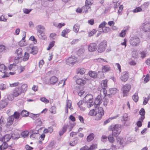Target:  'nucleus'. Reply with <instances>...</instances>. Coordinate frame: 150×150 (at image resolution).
<instances>
[{"mask_svg":"<svg viewBox=\"0 0 150 150\" xmlns=\"http://www.w3.org/2000/svg\"><path fill=\"white\" fill-rule=\"evenodd\" d=\"M37 35L38 38L42 40H45L47 38L44 33L45 30L44 27L41 25H38L36 27Z\"/></svg>","mask_w":150,"mask_h":150,"instance_id":"nucleus-1","label":"nucleus"},{"mask_svg":"<svg viewBox=\"0 0 150 150\" xmlns=\"http://www.w3.org/2000/svg\"><path fill=\"white\" fill-rule=\"evenodd\" d=\"M109 130L112 132V136L115 137H117L121 132V128L117 125H115L114 126H111L109 128Z\"/></svg>","mask_w":150,"mask_h":150,"instance_id":"nucleus-2","label":"nucleus"},{"mask_svg":"<svg viewBox=\"0 0 150 150\" xmlns=\"http://www.w3.org/2000/svg\"><path fill=\"white\" fill-rule=\"evenodd\" d=\"M27 85L26 84H23L21 87L16 88L13 91V94H21L24 93L27 89Z\"/></svg>","mask_w":150,"mask_h":150,"instance_id":"nucleus-3","label":"nucleus"},{"mask_svg":"<svg viewBox=\"0 0 150 150\" xmlns=\"http://www.w3.org/2000/svg\"><path fill=\"white\" fill-rule=\"evenodd\" d=\"M140 30L145 32H149L150 31V22L145 21L142 23L140 27Z\"/></svg>","mask_w":150,"mask_h":150,"instance_id":"nucleus-4","label":"nucleus"},{"mask_svg":"<svg viewBox=\"0 0 150 150\" xmlns=\"http://www.w3.org/2000/svg\"><path fill=\"white\" fill-rule=\"evenodd\" d=\"M104 115V111L102 107H99L98 108V111L95 115V118L96 120H100Z\"/></svg>","mask_w":150,"mask_h":150,"instance_id":"nucleus-5","label":"nucleus"},{"mask_svg":"<svg viewBox=\"0 0 150 150\" xmlns=\"http://www.w3.org/2000/svg\"><path fill=\"white\" fill-rule=\"evenodd\" d=\"M140 42V41L137 36H134L131 38L129 40L130 44L133 46H138Z\"/></svg>","mask_w":150,"mask_h":150,"instance_id":"nucleus-6","label":"nucleus"},{"mask_svg":"<svg viewBox=\"0 0 150 150\" xmlns=\"http://www.w3.org/2000/svg\"><path fill=\"white\" fill-rule=\"evenodd\" d=\"M83 100L85 101V102L88 103L89 107L92 105L93 97L92 94H86L83 98Z\"/></svg>","mask_w":150,"mask_h":150,"instance_id":"nucleus-7","label":"nucleus"},{"mask_svg":"<svg viewBox=\"0 0 150 150\" xmlns=\"http://www.w3.org/2000/svg\"><path fill=\"white\" fill-rule=\"evenodd\" d=\"M74 125H73L69 126L67 124L64 125L61 130L59 132V135H62L64 133L66 132L67 128L68 129L69 132L71 131Z\"/></svg>","mask_w":150,"mask_h":150,"instance_id":"nucleus-8","label":"nucleus"},{"mask_svg":"<svg viewBox=\"0 0 150 150\" xmlns=\"http://www.w3.org/2000/svg\"><path fill=\"white\" fill-rule=\"evenodd\" d=\"M78 61V59L74 56H71L66 60V64L69 65L74 64Z\"/></svg>","mask_w":150,"mask_h":150,"instance_id":"nucleus-9","label":"nucleus"},{"mask_svg":"<svg viewBox=\"0 0 150 150\" xmlns=\"http://www.w3.org/2000/svg\"><path fill=\"white\" fill-rule=\"evenodd\" d=\"M78 105L80 110L81 111L84 110L87 107H89L88 103L82 100L80 101L78 103Z\"/></svg>","mask_w":150,"mask_h":150,"instance_id":"nucleus-10","label":"nucleus"},{"mask_svg":"<svg viewBox=\"0 0 150 150\" xmlns=\"http://www.w3.org/2000/svg\"><path fill=\"white\" fill-rule=\"evenodd\" d=\"M106 46L107 43L105 41L102 42L99 45L98 50V52L101 53L103 52L105 50Z\"/></svg>","mask_w":150,"mask_h":150,"instance_id":"nucleus-11","label":"nucleus"},{"mask_svg":"<svg viewBox=\"0 0 150 150\" xmlns=\"http://www.w3.org/2000/svg\"><path fill=\"white\" fill-rule=\"evenodd\" d=\"M129 78V74L127 71H125L122 72L121 74L120 79L121 81L123 82L127 81Z\"/></svg>","mask_w":150,"mask_h":150,"instance_id":"nucleus-12","label":"nucleus"},{"mask_svg":"<svg viewBox=\"0 0 150 150\" xmlns=\"http://www.w3.org/2000/svg\"><path fill=\"white\" fill-rule=\"evenodd\" d=\"M97 48V45L94 43H90L88 47V50L90 52H93L95 51Z\"/></svg>","mask_w":150,"mask_h":150,"instance_id":"nucleus-13","label":"nucleus"},{"mask_svg":"<svg viewBox=\"0 0 150 150\" xmlns=\"http://www.w3.org/2000/svg\"><path fill=\"white\" fill-rule=\"evenodd\" d=\"M100 95H98L95 99L94 102L95 107L96 108L97 105H100L102 102V98Z\"/></svg>","mask_w":150,"mask_h":150,"instance_id":"nucleus-14","label":"nucleus"},{"mask_svg":"<svg viewBox=\"0 0 150 150\" xmlns=\"http://www.w3.org/2000/svg\"><path fill=\"white\" fill-rule=\"evenodd\" d=\"M131 88L130 85L126 84L122 88L123 93L125 94L128 93L129 91Z\"/></svg>","mask_w":150,"mask_h":150,"instance_id":"nucleus-15","label":"nucleus"},{"mask_svg":"<svg viewBox=\"0 0 150 150\" xmlns=\"http://www.w3.org/2000/svg\"><path fill=\"white\" fill-rule=\"evenodd\" d=\"M8 102L6 99L2 100L0 103V109H3L8 105Z\"/></svg>","mask_w":150,"mask_h":150,"instance_id":"nucleus-16","label":"nucleus"},{"mask_svg":"<svg viewBox=\"0 0 150 150\" xmlns=\"http://www.w3.org/2000/svg\"><path fill=\"white\" fill-rule=\"evenodd\" d=\"M116 139L117 144L122 146L125 141L123 138L121 137H119L117 138Z\"/></svg>","mask_w":150,"mask_h":150,"instance_id":"nucleus-17","label":"nucleus"},{"mask_svg":"<svg viewBox=\"0 0 150 150\" xmlns=\"http://www.w3.org/2000/svg\"><path fill=\"white\" fill-rule=\"evenodd\" d=\"M76 83L79 85L83 86L86 83V82L85 80L82 79H78L76 80Z\"/></svg>","mask_w":150,"mask_h":150,"instance_id":"nucleus-18","label":"nucleus"},{"mask_svg":"<svg viewBox=\"0 0 150 150\" xmlns=\"http://www.w3.org/2000/svg\"><path fill=\"white\" fill-rule=\"evenodd\" d=\"M11 137V136L9 134H6L2 138L1 141L7 142L10 140Z\"/></svg>","mask_w":150,"mask_h":150,"instance_id":"nucleus-19","label":"nucleus"},{"mask_svg":"<svg viewBox=\"0 0 150 150\" xmlns=\"http://www.w3.org/2000/svg\"><path fill=\"white\" fill-rule=\"evenodd\" d=\"M58 81L57 78L55 76H53L49 79L48 83L50 84H54Z\"/></svg>","mask_w":150,"mask_h":150,"instance_id":"nucleus-20","label":"nucleus"},{"mask_svg":"<svg viewBox=\"0 0 150 150\" xmlns=\"http://www.w3.org/2000/svg\"><path fill=\"white\" fill-rule=\"evenodd\" d=\"M24 36L23 37L21 40L20 41L19 43V45L21 47H24L26 46L27 45L26 42L25 40V32H24Z\"/></svg>","mask_w":150,"mask_h":150,"instance_id":"nucleus-21","label":"nucleus"},{"mask_svg":"<svg viewBox=\"0 0 150 150\" xmlns=\"http://www.w3.org/2000/svg\"><path fill=\"white\" fill-rule=\"evenodd\" d=\"M29 51L30 54L35 55L37 53L38 49L36 47H33L29 50Z\"/></svg>","mask_w":150,"mask_h":150,"instance_id":"nucleus-22","label":"nucleus"},{"mask_svg":"<svg viewBox=\"0 0 150 150\" xmlns=\"http://www.w3.org/2000/svg\"><path fill=\"white\" fill-rule=\"evenodd\" d=\"M14 120V118L12 116L9 117L7 120L6 126H10L13 123Z\"/></svg>","mask_w":150,"mask_h":150,"instance_id":"nucleus-23","label":"nucleus"},{"mask_svg":"<svg viewBox=\"0 0 150 150\" xmlns=\"http://www.w3.org/2000/svg\"><path fill=\"white\" fill-rule=\"evenodd\" d=\"M74 93V94H83L85 93L83 90L80 89L79 87H77L75 89Z\"/></svg>","mask_w":150,"mask_h":150,"instance_id":"nucleus-24","label":"nucleus"},{"mask_svg":"<svg viewBox=\"0 0 150 150\" xmlns=\"http://www.w3.org/2000/svg\"><path fill=\"white\" fill-rule=\"evenodd\" d=\"M149 2H144L143 4L141 6V7L142 9V11H144L148 8L149 6Z\"/></svg>","mask_w":150,"mask_h":150,"instance_id":"nucleus-25","label":"nucleus"},{"mask_svg":"<svg viewBox=\"0 0 150 150\" xmlns=\"http://www.w3.org/2000/svg\"><path fill=\"white\" fill-rule=\"evenodd\" d=\"M85 69L83 68H79L76 70V72L77 74H80L81 75L84 74L85 73Z\"/></svg>","mask_w":150,"mask_h":150,"instance_id":"nucleus-26","label":"nucleus"},{"mask_svg":"<svg viewBox=\"0 0 150 150\" xmlns=\"http://www.w3.org/2000/svg\"><path fill=\"white\" fill-rule=\"evenodd\" d=\"M82 10L83 12L87 13L89 11H91V8L90 6L85 5L82 7Z\"/></svg>","mask_w":150,"mask_h":150,"instance_id":"nucleus-27","label":"nucleus"},{"mask_svg":"<svg viewBox=\"0 0 150 150\" xmlns=\"http://www.w3.org/2000/svg\"><path fill=\"white\" fill-rule=\"evenodd\" d=\"M11 137L14 139H17L20 137V134L17 132H15L11 135Z\"/></svg>","mask_w":150,"mask_h":150,"instance_id":"nucleus-28","label":"nucleus"},{"mask_svg":"<svg viewBox=\"0 0 150 150\" xmlns=\"http://www.w3.org/2000/svg\"><path fill=\"white\" fill-rule=\"evenodd\" d=\"M98 93L100 94H107V93L105 88L102 87L98 88Z\"/></svg>","mask_w":150,"mask_h":150,"instance_id":"nucleus-29","label":"nucleus"},{"mask_svg":"<svg viewBox=\"0 0 150 150\" xmlns=\"http://www.w3.org/2000/svg\"><path fill=\"white\" fill-rule=\"evenodd\" d=\"M6 69L7 68L4 64H0V72L5 73L6 72Z\"/></svg>","mask_w":150,"mask_h":150,"instance_id":"nucleus-30","label":"nucleus"},{"mask_svg":"<svg viewBox=\"0 0 150 150\" xmlns=\"http://www.w3.org/2000/svg\"><path fill=\"white\" fill-rule=\"evenodd\" d=\"M70 31V30L68 29H65L63 30L62 32L61 35L63 37L67 38V37L65 36V35L69 33Z\"/></svg>","mask_w":150,"mask_h":150,"instance_id":"nucleus-31","label":"nucleus"},{"mask_svg":"<svg viewBox=\"0 0 150 150\" xmlns=\"http://www.w3.org/2000/svg\"><path fill=\"white\" fill-rule=\"evenodd\" d=\"M102 71L103 72H108L110 69V67L108 65L103 66L102 68Z\"/></svg>","mask_w":150,"mask_h":150,"instance_id":"nucleus-32","label":"nucleus"},{"mask_svg":"<svg viewBox=\"0 0 150 150\" xmlns=\"http://www.w3.org/2000/svg\"><path fill=\"white\" fill-rule=\"evenodd\" d=\"M80 25L78 24H75L73 28V30L75 33H77L79 31Z\"/></svg>","mask_w":150,"mask_h":150,"instance_id":"nucleus-33","label":"nucleus"},{"mask_svg":"<svg viewBox=\"0 0 150 150\" xmlns=\"http://www.w3.org/2000/svg\"><path fill=\"white\" fill-rule=\"evenodd\" d=\"M16 68L17 67L14 64H10L8 67V69L10 71H15L16 70Z\"/></svg>","mask_w":150,"mask_h":150,"instance_id":"nucleus-34","label":"nucleus"},{"mask_svg":"<svg viewBox=\"0 0 150 150\" xmlns=\"http://www.w3.org/2000/svg\"><path fill=\"white\" fill-rule=\"evenodd\" d=\"M109 91L110 94H115L118 93L119 92L118 90L116 88H110L109 90Z\"/></svg>","mask_w":150,"mask_h":150,"instance_id":"nucleus-35","label":"nucleus"},{"mask_svg":"<svg viewBox=\"0 0 150 150\" xmlns=\"http://www.w3.org/2000/svg\"><path fill=\"white\" fill-rule=\"evenodd\" d=\"M108 80L105 79L102 81L101 83V87L106 88L107 87Z\"/></svg>","mask_w":150,"mask_h":150,"instance_id":"nucleus-36","label":"nucleus"},{"mask_svg":"<svg viewBox=\"0 0 150 150\" xmlns=\"http://www.w3.org/2000/svg\"><path fill=\"white\" fill-rule=\"evenodd\" d=\"M29 57V53L25 52V53L23 59H22V60L24 62L28 60Z\"/></svg>","mask_w":150,"mask_h":150,"instance_id":"nucleus-37","label":"nucleus"},{"mask_svg":"<svg viewBox=\"0 0 150 150\" xmlns=\"http://www.w3.org/2000/svg\"><path fill=\"white\" fill-rule=\"evenodd\" d=\"M94 137V134L93 133H91L87 137V140L88 142H90L93 140Z\"/></svg>","mask_w":150,"mask_h":150,"instance_id":"nucleus-38","label":"nucleus"},{"mask_svg":"<svg viewBox=\"0 0 150 150\" xmlns=\"http://www.w3.org/2000/svg\"><path fill=\"white\" fill-rule=\"evenodd\" d=\"M110 30V28H109L105 27L103 29H101L100 30V32L106 33L109 32Z\"/></svg>","mask_w":150,"mask_h":150,"instance_id":"nucleus-39","label":"nucleus"},{"mask_svg":"<svg viewBox=\"0 0 150 150\" xmlns=\"http://www.w3.org/2000/svg\"><path fill=\"white\" fill-rule=\"evenodd\" d=\"M89 147V150H95L98 147L97 144H93Z\"/></svg>","mask_w":150,"mask_h":150,"instance_id":"nucleus-40","label":"nucleus"},{"mask_svg":"<svg viewBox=\"0 0 150 150\" xmlns=\"http://www.w3.org/2000/svg\"><path fill=\"white\" fill-rule=\"evenodd\" d=\"M21 114L23 117H27L29 115V112L26 110H23L21 112Z\"/></svg>","mask_w":150,"mask_h":150,"instance_id":"nucleus-41","label":"nucleus"},{"mask_svg":"<svg viewBox=\"0 0 150 150\" xmlns=\"http://www.w3.org/2000/svg\"><path fill=\"white\" fill-rule=\"evenodd\" d=\"M35 125L37 126H41L42 124V122L40 118H38L35 121Z\"/></svg>","mask_w":150,"mask_h":150,"instance_id":"nucleus-42","label":"nucleus"},{"mask_svg":"<svg viewBox=\"0 0 150 150\" xmlns=\"http://www.w3.org/2000/svg\"><path fill=\"white\" fill-rule=\"evenodd\" d=\"M71 104L72 103L71 101L69 100H68L67 102L66 107L69 108L70 110L72 109L73 108H71Z\"/></svg>","mask_w":150,"mask_h":150,"instance_id":"nucleus-43","label":"nucleus"},{"mask_svg":"<svg viewBox=\"0 0 150 150\" xmlns=\"http://www.w3.org/2000/svg\"><path fill=\"white\" fill-rule=\"evenodd\" d=\"M89 74L90 77L93 78H96L97 76L96 73L94 71H89Z\"/></svg>","mask_w":150,"mask_h":150,"instance_id":"nucleus-44","label":"nucleus"},{"mask_svg":"<svg viewBox=\"0 0 150 150\" xmlns=\"http://www.w3.org/2000/svg\"><path fill=\"white\" fill-rule=\"evenodd\" d=\"M14 60L15 62L18 63L22 61V58L21 56L16 57L14 58Z\"/></svg>","mask_w":150,"mask_h":150,"instance_id":"nucleus-45","label":"nucleus"},{"mask_svg":"<svg viewBox=\"0 0 150 150\" xmlns=\"http://www.w3.org/2000/svg\"><path fill=\"white\" fill-rule=\"evenodd\" d=\"M107 24V23L105 21H103L99 25V28L98 30L100 32V30L101 29H103L105 27V25Z\"/></svg>","mask_w":150,"mask_h":150,"instance_id":"nucleus-46","label":"nucleus"},{"mask_svg":"<svg viewBox=\"0 0 150 150\" xmlns=\"http://www.w3.org/2000/svg\"><path fill=\"white\" fill-rule=\"evenodd\" d=\"M109 141L111 143H113L115 142V139L111 135H109L108 137Z\"/></svg>","mask_w":150,"mask_h":150,"instance_id":"nucleus-47","label":"nucleus"},{"mask_svg":"<svg viewBox=\"0 0 150 150\" xmlns=\"http://www.w3.org/2000/svg\"><path fill=\"white\" fill-rule=\"evenodd\" d=\"M142 11V9L141 6L137 7L132 11L134 13L140 12Z\"/></svg>","mask_w":150,"mask_h":150,"instance_id":"nucleus-48","label":"nucleus"},{"mask_svg":"<svg viewBox=\"0 0 150 150\" xmlns=\"http://www.w3.org/2000/svg\"><path fill=\"white\" fill-rule=\"evenodd\" d=\"M96 112L94 109L91 110L89 112L88 115L90 116H95Z\"/></svg>","mask_w":150,"mask_h":150,"instance_id":"nucleus-49","label":"nucleus"},{"mask_svg":"<svg viewBox=\"0 0 150 150\" xmlns=\"http://www.w3.org/2000/svg\"><path fill=\"white\" fill-rule=\"evenodd\" d=\"M54 41H52V42H50L47 48V50H50L52 47L54 46Z\"/></svg>","mask_w":150,"mask_h":150,"instance_id":"nucleus-50","label":"nucleus"},{"mask_svg":"<svg viewBox=\"0 0 150 150\" xmlns=\"http://www.w3.org/2000/svg\"><path fill=\"white\" fill-rule=\"evenodd\" d=\"M93 0H86L85 5L89 6L93 4Z\"/></svg>","mask_w":150,"mask_h":150,"instance_id":"nucleus-51","label":"nucleus"},{"mask_svg":"<svg viewBox=\"0 0 150 150\" xmlns=\"http://www.w3.org/2000/svg\"><path fill=\"white\" fill-rule=\"evenodd\" d=\"M16 53L18 55L21 56L22 53V50L21 48H19L16 50Z\"/></svg>","mask_w":150,"mask_h":150,"instance_id":"nucleus-52","label":"nucleus"},{"mask_svg":"<svg viewBox=\"0 0 150 150\" xmlns=\"http://www.w3.org/2000/svg\"><path fill=\"white\" fill-rule=\"evenodd\" d=\"M29 132L27 131H25L22 132L21 133V135L22 137H25L28 136Z\"/></svg>","mask_w":150,"mask_h":150,"instance_id":"nucleus-53","label":"nucleus"},{"mask_svg":"<svg viewBox=\"0 0 150 150\" xmlns=\"http://www.w3.org/2000/svg\"><path fill=\"white\" fill-rule=\"evenodd\" d=\"M25 69V66H21L19 67L18 69V71L19 73L23 72Z\"/></svg>","mask_w":150,"mask_h":150,"instance_id":"nucleus-54","label":"nucleus"},{"mask_svg":"<svg viewBox=\"0 0 150 150\" xmlns=\"http://www.w3.org/2000/svg\"><path fill=\"white\" fill-rule=\"evenodd\" d=\"M13 116L16 119H18L19 118L20 116V113L18 112H15L13 115Z\"/></svg>","mask_w":150,"mask_h":150,"instance_id":"nucleus-55","label":"nucleus"},{"mask_svg":"<svg viewBox=\"0 0 150 150\" xmlns=\"http://www.w3.org/2000/svg\"><path fill=\"white\" fill-rule=\"evenodd\" d=\"M132 99L135 102H137L139 99V97L137 94H134L132 96Z\"/></svg>","mask_w":150,"mask_h":150,"instance_id":"nucleus-56","label":"nucleus"},{"mask_svg":"<svg viewBox=\"0 0 150 150\" xmlns=\"http://www.w3.org/2000/svg\"><path fill=\"white\" fill-rule=\"evenodd\" d=\"M150 98V96H148L147 98H145L144 99L143 104V105H145L147 103L148 101Z\"/></svg>","mask_w":150,"mask_h":150,"instance_id":"nucleus-57","label":"nucleus"},{"mask_svg":"<svg viewBox=\"0 0 150 150\" xmlns=\"http://www.w3.org/2000/svg\"><path fill=\"white\" fill-rule=\"evenodd\" d=\"M5 122V120L4 117L2 116L0 119V124L2 125L4 124Z\"/></svg>","mask_w":150,"mask_h":150,"instance_id":"nucleus-58","label":"nucleus"},{"mask_svg":"<svg viewBox=\"0 0 150 150\" xmlns=\"http://www.w3.org/2000/svg\"><path fill=\"white\" fill-rule=\"evenodd\" d=\"M126 30H122L121 32L120 33V35L121 37H124L126 34Z\"/></svg>","mask_w":150,"mask_h":150,"instance_id":"nucleus-59","label":"nucleus"},{"mask_svg":"<svg viewBox=\"0 0 150 150\" xmlns=\"http://www.w3.org/2000/svg\"><path fill=\"white\" fill-rule=\"evenodd\" d=\"M123 119L124 121H128L129 119L127 115L126 114H125L123 115Z\"/></svg>","mask_w":150,"mask_h":150,"instance_id":"nucleus-60","label":"nucleus"},{"mask_svg":"<svg viewBox=\"0 0 150 150\" xmlns=\"http://www.w3.org/2000/svg\"><path fill=\"white\" fill-rule=\"evenodd\" d=\"M2 147L3 150H4L7 149L8 147V144L6 142H3L2 145Z\"/></svg>","mask_w":150,"mask_h":150,"instance_id":"nucleus-61","label":"nucleus"},{"mask_svg":"<svg viewBox=\"0 0 150 150\" xmlns=\"http://www.w3.org/2000/svg\"><path fill=\"white\" fill-rule=\"evenodd\" d=\"M14 96L15 94H9L7 98L9 100L12 101L13 99Z\"/></svg>","mask_w":150,"mask_h":150,"instance_id":"nucleus-62","label":"nucleus"},{"mask_svg":"<svg viewBox=\"0 0 150 150\" xmlns=\"http://www.w3.org/2000/svg\"><path fill=\"white\" fill-rule=\"evenodd\" d=\"M40 100L43 102L47 103H49V100L45 97L40 98Z\"/></svg>","mask_w":150,"mask_h":150,"instance_id":"nucleus-63","label":"nucleus"},{"mask_svg":"<svg viewBox=\"0 0 150 150\" xmlns=\"http://www.w3.org/2000/svg\"><path fill=\"white\" fill-rule=\"evenodd\" d=\"M84 52V49L83 48H80L77 52V54L78 55H79L81 54H83Z\"/></svg>","mask_w":150,"mask_h":150,"instance_id":"nucleus-64","label":"nucleus"}]
</instances>
